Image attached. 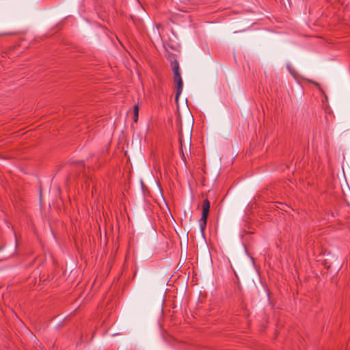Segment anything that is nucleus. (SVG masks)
<instances>
[{"label": "nucleus", "instance_id": "3", "mask_svg": "<svg viewBox=\"0 0 350 350\" xmlns=\"http://www.w3.org/2000/svg\"><path fill=\"white\" fill-rule=\"evenodd\" d=\"M178 141H179V144H180V151L182 152L183 157H185V154H184V152H183L184 140H183V133H182L181 131H179Z\"/></svg>", "mask_w": 350, "mask_h": 350}, {"label": "nucleus", "instance_id": "1", "mask_svg": "<svg viewBox=\"0 0 350 350\" xmlns=\"http://www.w3.org/2000/svg\"><path fill=\"white\" fill-rule=\"evenodd\" d=\"M171 68L173 72L174 82L176 84V100L178 101L180 95L182 93L183 88V82L181 77L179 64L177 60H174L171 62Z\"/></svg>", "mask_w": 350, "mask_h": 350}, {"label": "nucleus", "instance_id": "4", "mask_svg": "<svg viewBox=\"0 0 350 350\" xmlns=\"http://www.w3.org/2000/svg\"><path fill=\"white\" fill-rule=\"evenodd\" d=\"M138 116H139V105L136 104L134 105L133 107V121L135 122H137L138 120Z\"/></svg>", "mask_w": 350, "mask_h": 350}, {"label": "nucleus", "instance_id": "5", "mask_svg": "<svg viewBox=\"0 0 350 350\" xmlns=\"http://www.w3.org/2000/svg\"><path fill=\"white\" fill-rule=\"evenodd\" d=\"M5 35H6V33H1V34H0V36H5Z\"/></svg>", "mask_w": 350, "mask_h": 350}, {"label": "nucleus", "instance_id": "2", "mask_svg": "<svg viewBox=\"0 0 350 350\" xmlns=\"http://www.w3.org/2000/svg\"><path fill=\"white\" fill-rule=\"evenodd\" d=\"M210 211V202L206 198L203 201L202 204V216L200 219L198 220V224L200 228V232L202 235H204V231L207 224V219L209 214Z\"/></svg>", "mask_w": 350, "mask_h": 350}]
</instances>
